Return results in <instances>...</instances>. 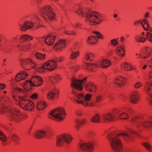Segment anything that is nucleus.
<instances>
[{
	"instance_id": "obj_30",
	"label": "nucleus",
	"mask_w": 152,
	"mask_h": 152,
	"mask_svg": "<svg viewBox=\"0 0 152 152\" xmlns=\"http://www.w3.org/2000/svg\"><path fill=\"white\" fill-rule=\"evenodd\" d=\"M85 121L84 119H82L81 120H77L75 122V128L77 130L79 129V127L81 125L84 124Z\"/></svg>"
},
{
	"instance_id": "obj_32",
	"label": "nucleus",
	"mask_w": 152,
	"mask_h": 152,
	"mask_svg": "<svg viewBox=\"0 0 152 152\" xmlns=\"http://www.w3.org/2000/svg\"><path fill=\"white\" fill-rule=\"evenodd\" d=\"M119 112L118 114V115H116V118L119 117V118L121 119H126L128 118L129 115L127 113H123L120 114H119Z\"/></svg>"
},
{
	"instance_id": "obj_53",
	"label": "nucleus",
	"mask_w": 152,
	"mask_h": 152,
	"mask_svg": "<svg viewBox=\"0 0 152 152\" xmlns=\"http://www.w3.org/2000/svg\"><path fill=\"white\" fill-rule=\"evenodd\" d=\"M82 25L79 23H76L74 24H73L72 26L75 27H77L78 28H80Z\"/></svg>"
},
{
	"instance_id": "obj_7",
	"label": "nucleus",
	"mask_w": 152,
	"mask_h": 152,
	"mask_svg": "<svg viewBox=\"0 0 152 152\" xmlns=\"http://www.w3.org/2000/svg\"><path fill=\"white\" fill-rule=\"evenodd\" d=\"M64 109L62 108H58L52 110L50 113L49 118L59 121L63 120L65 115Z\"/></svg>"
},
{
	"instance_id": "obj_45",
	"label": "nucleus",
	"mask_w": 152,
	"mask_h": 152,
	"mask_svg": "<svg viewBox=\"0 0 152 152\" xmlns=\"http://www.w3.org/2000/svg\"><path fill=\"white\" fill-rule=\"evenodd\" d=\"M93 54L91 53L87 54L86 55V59L87 60H89L90 61H92L93 59Z\"/></svg>"
},
{
	"instance_id": "obj_43",
	"label": "nucleus",
	"mask_w": 152,
	"mask_h": 152,
	"mask_svg": "<svg viewBox=\"0 0 152 152\" xmlns=\"http://www.w3.org/2000/svg\"><path fill=\"white\" fill-rule=\"evenodd\" d=\"M151 32H147L146 34V37L148 40L152 43V33Z\"/></svg>"
},
{
	"instance_id": "obj_47",
	"label": "nucleus",
	"mask_w": 152,
	"mask_h": 152,
	"mask_svg": "<svg viewBox=\"0 0 152 152\" xmlns=\"http://www.w3.org/2000/svg\"><path fill=\"white\" fill-rule=\"evenodd\" d=\"M142 85L143 84L141 82H137L134 86L135 88L137 89L139 88L141 86H142Z\"/></svg>"
},
{
	"instance_id": "obj_27",
	"label": "nucleus",
	"mask_w": 152,
	"mask_h": 152,
	"mask_svg": "<svg viewBox=\"0 0 152 152\" xmlns=\"http://www.w3.org/2000/svg\"><path fill=\"white\" fill-rule=\"evenodd\" d=\"M32 37L28 34H25L22 35L20 39L21 42L29 41L32 40Z\"/></svg>"
},
{
	"instance_id": "obj_26",
	"label": "nucleus",
	"mask_w": 152,
	"mask_h": 152,
	"mask_svg": "<svg viewBox=\"0 0 152 152\" xmlns=\"http://www.w3.org/2000/svg\"><path fill=\"white\" fill-rule=\"evenodd\" d=\"M145 89L146 90L150 96L152 98V83H147L145 86Z\"/></svg>"
},
{
	"instance_id": "obj_50",
	"label": "nucleus",
	"mask_w": 152,
	"mask_h": 152,
	"mask_svg": "<svg viewBox=\"0 0 152 152\" xmlns=\"http://www.w3.org/2000/svg\"><path fill=\"white\" fill-rule=\"evenodd\" d=\"M71 69L74 71H77L79 69V67L77 65H75L71 66Z\"/></svg>"
},
{
	"instance_id": "obj_35",
	"label": "nucleus",
	"mask_w": 152,
	"mask_h": 152,
	"mask_svg": "<svg viewBox=\"0 0 152 152\" xmlns=\"http://www.w3.org/2000/svg\"><path fill=\"white\" fill-rule=\"evenodd\" d=\"M1 103L3 106H6L7 107L10 105V99L7 97L5 98L2 99L1 102Z\"/></svg>"
},
{
	"instance_id": "obj_16",
	"label": "nucleus",
	"mask_w": 152,
	"mask_h": 152,
	"mask_svg": "<svg viewBox=\"0 0 152 152\" xmlns=\"http://www.w3.org/2000/svg\"><path fill=\"white\" fill-rule=\"evenodd\" d=\"M65 41L61 39L55 44L54 46V48L56 50L59 51L61 50L65 46Z\"/></svg>"
},
{
	"instance_id": "obj_60",
	"label": "nucleus",
	"mask_w": 152,
	"mask_h": 152,
	"mask_svg": "<svg viewBox=\"0 0 152 152\" xmlns=\"http://www.w3.org/2000/svg\"><path fill=\"white\" fill-rule=\"evenodd\" d=\"M148 64L149 67L152 69V59L148 62Z\"/></svg>"
},
{
	"instance_id": "obj_33",
	"label": "nucleus",
	"mask_w": 152,
	"mask_h": 152,
	"mask_svg": "<svg viewBox=\"0 0 152 152\" xmlns=\"http://www.w3.org/2000/svg\"><path fill=\"white\" fill-rule=\"evenodd\" d=\"M97 38L94 36H91L88 37L87 39L88 42L90 44H94V42L97 41Z\"/></svg>"
},
{
	"instance_id": "obj_3",
	"label": "nucleus",
	"mask_w": 152,
	"mask_h": 152,
	"mask_svg": "<svg viewBox=\"0 0 152 152\" xmlns=\"http://www.w3.org/2000/svg\"><path fill=\"white\" fill-rule=\"evenodd\" d=\"M130 134L134 137L135 135H138L135 132L129 130L127 133H122L116 136H109L108 138L110 141V143L113 150L117 152H121L122 150L123 147L121 142L118 137L119 135H121L125 139L128 140L129 138L132 137L131 136Z\"/></svg>"
},
{
	"instance_id": "obj_36",
	"label": "nucleus",
	"mask_w": 152,
	"mask_h": 152,
	"mask_svg": "<svg viewBox=\"0 0 152 152\" xmlns=\"http://www.w3.org/2000/svg\"><path fill=\"white\" fill-rule=\"evenodd\" d=\"M61 79V78L58 75H55L50 79L51 81L53 83L58 82Z\"/></svg>"
},
{
	"instance_id": "obj_21",
	"label": "nucleus",
	"mask_w": 152,
	"mask_h": 152,
	"mask_svg": "<svg viewBox=\"0 0 152 152\" xmlns=\"http://www.w3.org/2000/svg\"><path fill=\"white\" fill-rule=\"evenodd\" d=\"M115 51L116 54L119 56L123 57L125 56V50L121 45L117 47Z\"/></svg>"
},
{
	"instance_id": "obj_5",
	"label": "nucleus",
	"mask_w": 152,
	"mask_h": 152,
	"mask_svg": "<svg viewBox=\"0 0 152 152\" xmlns=\"http://www.w3.org/2000/svg\"><path fill=\"white\" fill-rule=\"evenodd\" d=\"M77 12L82 16H85L86 18V21L91 25H96L102 22L101 17L99 14L95 12L84 13L82 8L80 7Z\"/></svg>"
},
{
	"instance_id": "obj_15",
	"label": "nucleus",
	"mask_w": 152,
	"mask_h": 152,
	"mask_svg": "<svg viewBox=\"0 0 152 152\" xmlns=\"http://www.w3.org/2000/svg\"><path fill=\"white\" fill-rule=\"evenodd\" d=\"M34 26L33 22L26 21L24 22L22 24L20 25L19 28L22 31H25L28 29H30L32 28Z\"/></svg>"
},
{
	"instance_id": "obj_61",
	"label": "nucleus",
	"mask_w": 152,
	"mask_h": 152,
	"mask_svg": "<svg viewBox=\"0 0 152 152\" xmlns=\"http://www.w3.org/2000/svg\"><path fill=\"white\" fill-rule=\"evenodd\" d=\"M124 40V37H122L120 38L121 41L122 42H123Z\"/></svg>"
},
{
	"instance_id": "obj_44",
	"label": "nucleus",
	"mask_w": 152,
	"mask_h": 152,
	"mask_svg": "<svg viewBox=\"0 0 152 152\" xmlns=\"http://www.w3.org/2000/svg\"><path fill=\"white\" fill-rule=\"evenodd\" d=\"M143 145L144 146L148 151H150L151 149V146L148 142H144L143 143Z\"/></svg>"
},
{
	"instance_id": "obj_19",
	"label": "nucleus",
	"mask_w": 152,
	"mask_h": 152,
	"mask_svg": "<svg viewBox=\"0 0 152 152\" xmlns=\"http://www.w3.org/2000/svg\"><path fill=\"white\" fill-rule=\"evenodd\" d=\"M55 36L50 34L45 39L44 42L48 45L50 46L53 44L55 39Z\"/></svg>"
},
{
	"instance_id": "obj_29",
	"label": "nucleus",
	"mask_w": 152,
	"mask_h": 152,
	"mask_svg": "<svg viewBox=\"0 0 152 152\" xmlns=\"http://www.w3.org/2000/svg\"><path fill=\"white\" fill-rule=\"evenodd\" d=\"M47 106L46 103L45 102L42 101L37 103L36 105V107L38 110L43 109Z\"/></svg>"
},
{
	"instance_id": "obj_28",
	"label": "nucleus",
	"mask_w": 152,
	"mask_h": 152,
	"mask_svg": "<svg viewBox=\"0 0 152 152\" xmlns=\"http://www.w3.org/2000/svg\"><path fill=\"white\" fill-rule=\"evenodd\" d=\"M144 22V24L146 25V27H145L143 23H142V26L144 30L146 31H148V32H152V29L149 26L148 23V20L146 19H144L142 20V22Z\"/></svg>"
},
{
	"instance_id": "obj_64",
	"label": "nucleus",
	"mask_w": 152,
	"mask_h": 152,
	"mask_svg": "<svg viewBox=\"0 0 152 152\" xmlns=\"http://www.w3.org/2000/svg\"><path fill=\"white\" fill-rule=\"evenodd\" d=\"M147 67V65H145L143 67L142 69H145Z\"/></svg>"
},
{
	"instance_id": "obj_11",
	"label": "nucleus",
	"mask_w": 152,
	"mask_h": 152,
	"mask_svg": "<svg viewBox=\"0 0 152 152\" xmlns=\"http://www.w3.org/2000/svg\"><path fill=\"white\" fill-rule=\"evenodd\" d=\"M111 64L109 60L107 59H103L99 63H96L94 64L86 63V66L88 70H91L93 69L98 67L99 65L104 68H105L109 67L111 65Z\"/></svg>"
},
{
	"instance_id": "obj_24",
	"label": "nucleus",
	"mask_w": 152,
	"mask_h": 152,
	"mask_svg": "<svg viewBox=\"0 0 152 152\" xmlns=\"http://www.w3.org/2000/svg\"><path fill=\"white\" fill-rule=\"evenodd\" d=\"M59 93L58 90L57 89H53L52 91H49L47 94V97L49 99H52L53 98L55 95L58 94Z\"/></svg>"
},
{
	"instance_id": "obj_4",
	"label": "nucleus",
	"mask_w": 152,
	"mask_h": 152,
	"mask_svg": "<svg viewBox=\"0 0 152 152\" xmlns=\"http://www.w3.org/2000/svg\"><path fill=\"white\" fill-rule=\"evenodd\" d=\"M14 91L16 93V96L13 97L17 100V98L19 100V104L20 107L24 110H31L34 107L33 103L28 100L27 98L26 93L22 89L18 88L14 90Z\"/></svg>"
},
{
	"instance_id": "obj_31",
	"label": "nucleus",
	"mask_w": 152,
	"mask_h": 152,
	"mask_svg": "<svg viewBox=\"0 0 152 152\" xmlns=\"http://www.w3.org/2000/svg\"><path fill=\"white\" fill-rule=\"evenodd\" d=\"M31 44L28 43L25 45L20 46L19 45H18V47L19 48L20 50L25 51L29 48L31 46Z\"/></svg>"
},
{
	"instance_id": "obj_55",
	"label": "nucleus",
	"mask_w": 152,
	"mask_h": 152,
	"mask_svg": "<svg viewBox=\"0 0 152 152\" xmlns=\"http://www.w3.org/2000/svg\"><path fill=\"white\" fill-rule=\"evenodd\" d=\"M143 22L142 21V22H141L140 20H139L137 21H136V22L134 23V24L135 25H137L139 24H141L142 23H143Z\"/></svg>"
},
{
	"instance_id": "obj_40",
	"label": "nucleus",
	"mask_w": 152,
	"mask_h": 152,
	"mask_svg": "<svg viewBox=\"0 0 152 152\" xmlns=\"http://www.w3.org/2000/svg\"><path fill=\"white\" fill-rule=\"evenodd\" d=\"M0 140L4 142H6L7 138L3 132L0 131Z\"/></svg>"
},
{
	"instance_id": "obj_22",
	"label": "nucleus",
	"mask_w": 152,
	"mask_h": 152,
	"mask_svg": "<svg viewBox=\"0 0 152 152\" xmlns=\"http://www.w3.org/2000/svg\"><path fill=\"white\" fill-rule=\"evenodd\" d=\"M125 81L124 78L122 77H120L116 78L113 82L115 84L119 86H121L123 85Z\"/></svg>"
},
{
	"instance_id": "obj_46",
	"label": "nucleus",
	"mask_w": 152,
	"mask_h": 152,
	"mask_svg": "<svg viewBox=\"0 0 152 152\" xmlns=\"http://www.w3.org/2000/svg\"><path fill=\"white\" fill-rule=\"evenodd\" d=\"M65 33L68 35H75L76 34L74 31H70L69 30H65Z\"/></svg>"
},
{
	"instance_id": "obj_58",
	"label": "nucleus",
	"mask_w": 152,
	"mask_h": 152,
	"mask_svg": "<svg viewBox=\"0 0 152 152\" xmlns=\"http://www.w3.org/2000/svg\"><path fill=\"white\" fill-rule=\"evenodd\" d=\"M62 57H59L58 58H56L55 59L57 61V62H60L62 60Z\"/></svg>"
},
{
	"instance_id": "obj_42",
	"label": "nucleus",
	"mask_w": 152,
	"mask_h": 152,
	"mask_svg": "<svg viewBox=\"0 0 152 152\" xmlns=\"http://www.w3.org/2000/svg\"><path fill=\"white\" fill-rule=\"evenodd\" d=\"M79 55V53L78 52H75L72 50L70 58L72 59H74L77 58L78 56Z\"/></svg>"
},
{
	"instance_id": "obj_23",
	"label": "nucleus",
	"mask_w": 152,
	"mask_h": 152,
	"mask_svg": "<svg viewBox=\"0 0 152 152\" xmlns=\"http://www.w3.org/2000/svg\"><path fill=\"white\" fill-rule=\"evenodd\" d=\"M47 133V132H46L44 131L39 130L35 133L34 137L40 139L45 137Z\"/></svg>"
},
{
	"instance_id": "obj_57",
	"label": "nucleus",
	"mask_w": 152,
	"mask_h": 152,
	"mask_svg": "<svg viewBox=\"0 0 152 152\" xmlns=\"http://www.w3.org/2000/svg\"><path fill=\"white\" fill-rule=\"evenodd\" d=\"M150 13L148 12H147L145 13L144 17L145 18H148L149 17Z\"/></svg>"
},
{
	"instance_id": "obj_37",
	"label": "nucleus",
	"mask_w": 152,
	"mask_h": 152,
	"mask_svg": "<svg viewBox=\"0 0 152 152\" xmlns=\"http://www.w3.org/2000/svg\"><path fill=\"white\" fill-rule=\"evenodd\" d=\"M35 56L36 58L39 60H43L45 58V54L37 53L35 54Z\"/></svg>"
},
{
	"instance_id": "obj_10",
	"label": "nucleus",
	"mask_w": 152,
	"mask_h": 152,
	"mask_svg": "<svg viewBox=\"0 0 152 152\" xmlns=\"http://www.w3.org/2000/svg\"><path fill=\"white\" fill-rule=\"evenodd\" d=\"M72 140V137L69 134H64L59 135L56 138V145L57 146L61 147L64 142L67 144L70 143Z\"/></svg>"
},
{
	"instance_id": "obj_41",
	"label": "nucleus",
	"mask_w": 152,
	"mask_h": 152,
	"mask_svg": "<svg viewBox=\"0 0 152 152\" xmlns=\"http://www.w3.org/2000/svg\"><path fill=\"white\" fill-rule=\"evenodd\" d=\"M135 38L137 41L140 42H144L146 40V39L145 38L141 36H136L135 37Z\"/></svg>"
},
{
	"instance_id": "obj_49",
	"label": "nucleus",
	"mask_w": 152,
	"mask_h": 152,
	"mask_svg": "<svg viewBox=\"0 0 152 152\" xmlns=\"http://www.w3.org/2000/svg\"><path fill=\"white\" fill-rule=\"evenodd\" d=\"M94 33L97 36L98 38L99 39H102L103 38L102 36L100 34V33L97 31H94Z\"/></svg>"
},
{
	"instance_id": "obj_48",
	"label": "nucleus",
	"mask_w": 152,
	"mask_h": 152,
	"mask_svg": "<svg viewBox=\"0 0 152 152\" xmlns=\"http://www.w3.org/2000/svg\"><path fill=\"white\" fill-rule=\"evenodd\" d=\"M39 20V18L37 16L35 15L33 18V21L35 24H37Z\"/></svg>"
},
{
	"instance_id": "obj_12",
	"label": "nucleus",
	"mask_w": 152,
	"mask_h": 152,
	"mask_svg": "<svg viewBox=\"0 0 152 152\" xmlns=\"http://www.w3.org/2000/svg\"><path fill=\"white\" fill-rule=\"evenodd\" d=\"M8 113L9 119L10 120L16 122H19L21 120L22 115L18 110L15 108H10Z\"/></svg>"
},
{
	"instance_id": "obj_54",
	"label": "nucleus",
	"mask_w": 152,
	"mask_h": 152,
	"mask_svg": "<svg viewBox=\"0 0 152 152\" xmlns=\"http://www.w3.org/2000/svg\"><path fill=\"white\" fill-rule=\"evenodd\" d=\"M30 97L33 99H35L37 98V95L35 93L30 96Z\"/></svg>"
},
{
	"instance_id": "obj_25",
	"label": "nucleus",
	"mask_w": 152,
	"mask_h": 152,
	"mask_svg": "<svg viewBox=\"0 0 152 152\" xmlns=\"http://www.w3.org/2000/svg\"><path fill=\"white\" fill-rule=\"evenodd\" d=\"M28 75V74L24 71H22L20 73L17 74L15 77V80L16 81H19L21 80L25 79Z\"/></svg>"
},
{
	"instance_id": "obj_39",
	"label": "nucleus",
	"mask_w": 152,
	"mask_h": 152,
	"mask_svg": "<svg viewBox=\"0 0 152 152\" xmlns=\"http://www.w3.org/2000/svg\"><path fill=\"white\" fill-rule=\"evenodd\" d=\"M121 67L126 70H130L132 69H130V68H131V66L129 64L126 63H123L121 64Z\"/></svg>"
},
{
	"instance_id": "obj_62",
	"label": "nucleus",
	"mask_w": 152,
	"mask_h": 152,
	"mask_svg": "<svg viewBox=\"0 0 152 152\" xmlns=\"http://www.w3.org/2000/svg\"><path fill=\"white\" fill-rule=\"evenodd\" d=\"M77 114L79 116H80L82 115V113L80 112H78L77 113Z\"/></svg>"
},
{
	"instance_id": "obj_34",
	"label": "nucleus",
	"mask_w": 152,
	"mask_h": 152,
	"mask_svg": "<svg viewBox=\"0 0 152 152\" xmlns=\"http://www.w3.org/2000/svg\"><path fill=\"white\" fill-rule=\"evenodd\" d=\"M10 137L14 142L16 144H18V141L19 138L17 135L14 134H12Z\"/></svg>"
},
{
	"instance_id": "obj_6",
	"label": "nucleus",
	"mask_w": 152,
	"mask_h": 152,
	"mask_svg": "<svg viewBox=\"0 0 152 152\" xmlns=\"http://www.w3.org/2000/svg\"><path fill=\"white\" fill-rule=\"evenodd\" d=\"M43 81L42 79L39 77L33 76L30 80H27L24 83V88L26 91L30 92L32 90L31 87L39 86L42 84Z\"/></svg>"
},
{
	"instance_id": "obj_13",
	"label": "nucleus",
	"mask_w": 152,
	"mask_h": 152,
	"mask_svg": "<svg viewBox=\"0 0 152 152\" xmlns=\"http://www.w3.org/2000/svg\"><path fill=\"white\" fill-rule=\"evenodd\" d=\"M119 112V110H115L113 112V114L110 113L103 114L102 115V118L105 122L113 121L114 119L116 118V115H118Z\"/></svg>"
},
{
	"instance_id": "obj_8",
	"label": "nucleus",
	"mask_w": 152,
	"mask_h": 152,
	"mask_svg": "<svg viewBox=\"0 0 152 152\" xmlns=\"http://www.w3.org/2000/svg\"><path fill=\"white\" fill-rule=\"evenodd\" d=\"M42 16L46 21H51L54 17L55 15L50 6H47L41 10Z\"/></svg>"
},
{
	"instance_id": "obj_20",
	"label": "nucleus",
	"mask_w": 152,
	"mask_h": 152,
	"mask_svg": "<svg viewBox=\"0 0 152 152\" xmlns=\"http://www.w3.org/2000/svg\"><path fill=\"white\" fill-rule=\"evenodd\" d=\"M139 92L137 91H134L130 97V101L131 102L134 104L136 103L138 100Z\"/></svg>"
},
{
	"instance_id": "obj_56",
	"label": "nucleus",
	"mask_w": 152,
	"mask_h": 152,
	"mask_svg": "<svg viewBox=\"0 0 152 152\" xmlns=\"http://www.w3.org/2000/svg\"><path fill=\"white\" fill-rule=\"evenodd\" d=\"M126 112L127 113L131 114L132 113V111L131 109L129 108H127L126 109Z\"/></svg>"
},
{
	"instance_id": "obj_59",
	"label": "nucleus",
	"mask_w": 152,
	"mask_h": 152,
	"mask_svg": "<svg viewBox=\"0 0 152 152\" xmlns=\"http://www.w3.org/2000/svg\"><path fill=\"white\" fill-rule=\"evenodd\" d=\"M5 85L3 84H0V89H4L5 87Z\"/></svg>"
},
{
	"instance_id": "obj_51",
	"label": "nucleus",
	"mask_w": 152,
	"mask_h": 152,
	"mask_svg": "<svg viewBox=\"0 0 152 152\" xmlns=\"http://www.w3.org/2000/svg\"><path fill=\"white\" fill-rule=\"evenodd\" d=\"M111 42L114 46H116L118 44V42L115 39L112 40Z\"/></svg>"
},
{
	"instance_id": "obj_63",
	"label": "nucleus",
	"mask_w": 152,
	"mask_h": 152,
	"mask_svg": "<svg viewBox=\"0 0 152 152\" xmlns=\"http://www.w3.org/2000/svg\"><path fill=\"white\" fill-rule=\"evenodd\" d=\"M7 107L6 106H3L2 104H1V105L0 106V107H1V109L3 107ZM2 110H3V109H2Z\"/></svg>"
},
{
	"instance_id": "obj_14",
	"label": "nucleus",
	"mask_w": 152,
	"mask_h": 152,
	"mask_svg": "<svg viewBox=\"0 0 152 152\" xmlns=\"http://www.w3.org/2000/svg\"><path fill=\"white\" fill-rule=\"evenodd\" d=\"M78 147L81 150L87 152H90L93 149V145L90 142L80 143L78 144Z\"/></svg>"
},
{
	"instance_id": "obj_17",
	"label": "nucleus",
	"mask_w": 152,
	"mask_h": 152,
	"mask_svg": "<svg viewBox=\"0 0 152 152\" xmlns=\"http://www.w3.org/2000/svg\"><path fill=\"white\" fill-rule=\"evenodd\" d=\"M86 91L91 93H94L96 90V86L92 83H86L85 85Z\"/></svg>"
},
{
	"instance_id": "obj_1",
	"label": "nucleus",
	"mask_w": 152,
	"mask_h": 152,
	"mask_svg": "<svg viewBox=\"0 0 152 152\" xmlns=\"http://www.w3.org/2000/svg\"><path fill=\"white\" fill-rule=\"evenodd\" d=\"M86 77L81 80L73 79L72 80L71 84L72 88H74L72 92L75 100L85 106H89V101L92 97V95L89 94L84 95L83 93L79 92L78 91H81L82 90V84L86 80Z\"/></svg>"
},
{
	"instance_id": "obj_9",
	"label": "nucleus",
	"mask_w": 152,
	"mask_h": 152,
	"mask_svg": "<svg viewBox=\"0 0 152 152\" xmlns=\"http://www.w3.org/2000/svg\"><path fill=\"white\" fill-rule=\"evenodd\" d=\"M131 122L133 125L137 127L142 126L145 128H152V121L142 122L141 119L138 117H134L132 119Z\"/></svg>"
},
{
	"instance_id": "obj_18",
	"label": "nucleus",
	"mask_w": 152,
	"mask_h": 152,
	"mask_svg": "<svg viewBox=\"0 0 152 152\" xmlns=\"http://www.w3.org/2000/svg\"><path fill=\"white\" fill-rule=\"evenodd\" d=\"M152 53L151 48L150 47H146L140 54V57L145 58L148 57Z\"/></svg>"
},
{
	"instance_id": "obj_52",
	"label": "nucleus",
	"mask_w": 152,
	"mask_h": 152,
	"mask_svg": "<svg viewBox=\"0 0 152 152\" xmlns=\"http://www.w3.org/2000/svg\"><path fill=\"white\" fill-rule=\"evenodd\" d=\"M102 96L100 95H98L96 97V101L97 102H99L101 99Z\"/></svg>"
},
{
	"instance_id": "obj_38",
	"label": "nucleus",
	"mask_w": 152,
	"mask_h": 152,
	"mask_svg": "<svg viewBox=\"0 0 152 152\" xmlns=\"http://www.w3.org/2000/svg\"><path fill=\"white\" fill-rule=\"evenodd\" d=\"M100 120V116L98 114L95 115L91 119V121L93 122L97 123Z\"/></svg>"
},
{
	"instance_id": "obj_2",
	"label": "nucleus",
	"mask_w": 152,
	"mask_h": 152,
	"mask_svg": "<svg viewBox=\"0 0 152 152\" xmlns=\"http://www.w3.org/2000/svg\"><path fill=\"white\" fill-rule=\"evenodd\" d=\"M21 65L24 69L26 70H30L32 69H38L39 72L43 71L44 69L52 71L54 70L56 67V63L54 60H50L43 64L41 67H39L30 58L26 59L21 62Z\"/></svg>"
}]
</instances>
